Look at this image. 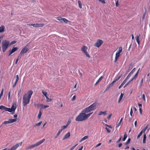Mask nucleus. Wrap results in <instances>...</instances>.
Returning a JSON list of instances; mask_svg holds the SVG:
<instances>
[{
	"label": "nucleus",
	"instance_id": "f257e3e1",
	"mask_svg": "<svg viewBox=\"0 0 150 150\" xmlns=\"http://www.w3.org/2000/svg\"><path fill=\"white\" fill-rule=\"evenodd\" d=\"M33 93L32 91L30 90L28 92L27 94H25L24 95L23 98L22 102L23 106L25 107L29 103Z\"/></svg>",
	"mask_w": 150,
	"mask_h": 150
},
{
	"label": "nucleus",
	"instance_id": "f03ea898",
	"mask_svg": "<svg viewBox=\"0 0 150 150\" xmlns=\"http://www.w3.org/2000/svg\"><path fill=\"white\" fill-rule=\"evenodd\" d=\"M92 112L87 114H86L82 110L79 115L76 117L75 120L77 122H82L87 120L88 117L92 114Z\"/></svg>",
	"mask_w": 150,
	"mask_h": 150
},
{
	"label": "nucleus",
	"instance_id": "7ed1b4c3",
	"mask_svg": "<svg viewBox=\"0 0 150 150\" xmlns=\"http://www.w3.org/2000/svg\"><path fill=\"white\" fill-rule=\"evenodd\" d=\"M2 47L3 52H4L8 47L10 46L9 41L6 40H4L2 42Z\"/></svg>",
	"mask_w": 150,
	"mask_h": 150
},
{
	"label": "nucleus",
	"instance_id": "20e7f679",
	"mask_svg": "<svg viewBox=\"0 0 150 150\" xmlns=\"http://www.w3.org/2000/svg\"><path fill=\"white\" fill-rule=\"evenodd\" d=\"M45 140V139H42L40 140V141L37 142L36 143L30 146H28V147L26 148V149H32L35 147L39 146L40 144H42L44 141Z\"/></svg>",
	"mask_w": 150,
	"mask_h": 150
},
{
	"label": "nucleus",
	"instance_id": "39448f33",
	"mask_svg": "<svg viewBox=\"0 0 150 150\" xmlns=\"http://www.w3.org/2000/svg\"><path fill=\"white\" fill-rule=\"evenodd\" d=\"M17 121V119H9L8 121H4L2 124L0 126L1 127L4 125H7L9 124H11L16 122Z\"/></svg>",
	"mask_w": 150,
	"mask_h": 150
},
{
	"label": "nucleus",
	"instance_id": "423d86ee",
	"mask_svg": "<svg viewBox=\"0 0 150 150\" xmlns=\"http://www.w3.org/2000/svg\"><path fill=\"white\" fill-rule=\"evenodd\" d=\"M87 47L86 46H84L81 48V50L85 54L86 57L89 58L90 57V56L87 51Z\"/></svg>",
	"mask_w": 150,
	"mask_h": 150
},
{
	"label": "nucleus",
	"instance_id": "0eeeda50",
	"mask_svg": "<svg viewBox=\"0 0 150 150\" xmlns=\"http://www.w3.org/2000/svg\"><path fill=\"white\" fill-rule=\"evenodd\" d=\"M28 44H27L26 46H25L21 50L20 52V56H21L23 54L26 53L29 50V49L27 47Z\"/></svg>",
	"mask_w": 150,
	"mask_h": 150
},
{
	"label": "nucleus",
	"instance_id": "6e6552de",
	"mask_svg": "<svg viewBox=\"0 0 150 150\" xmlns=\"http://www.w3.org/2000/svg\"><path fill=\"white\" fill-rule=\"evenodd\" d=\"M17 107V105L16 103H15L13 104L10 109V112L12 114H13L15 112V110Z\"/></svg>",
	"mask_w": 150,
	"mask_h": 150
},
{
	"label": "nucleus",
	"instance_id": "1a4fd4ad",
	"mask_svg": "<svg viewBox=\"0 0 150 150\" xmlns=\"http://www.w3.org/2000/svg\"><path fill=\"white\" fill-rule=\"evenodd\" d=\"M148 127L147 126H146L144 129H143L141 132L139 133L137 137V139H139L140 136L142 135L143 133L145 132Z\"/></svg>",
	"mask_w": 150,
	"mask_h": 150
},
{
	"label": "nucleus",
	"instance_id": "9d476101",
	"mask_svg": "<svg viewBox=\"0 0 150 150\" xmlns=\"http://www.w3.org/2000/svg\"><path fill=\"white\" fill-rule=\"evenodd\" d=\"M103 42L102 40H97L96 43L94 44V46L95 47H98L102 44Z\"/></svg>",
	"mask_w": 150,
	"mask_h": 150
},
{
	"label": "nucleus",
	"instance_id": "9b49d317",
	"mask_svg": "<svg viewBox=\"0 0 150 150\" xmlns=\"http://www.w3.org/2000/svg\"><path fill=\"white\" fill-rule=\"evenodd\" d=\"M0 109L2 110H4L5 111H8L10 112V109L9 108H7L3 105H1L0 106Z\"/></svg>",
	"mask_w": 150,
	"mask_h": 150
},
{
	"label": "nucleus",
	"instance_id": "f8f14e48",
	"mask_svg": "<svg viewBox=\"0 0 150 150\" xmlns=\"http://www.w3.org/2000/svg\"><path fill=\"white\" fill-rule=\"evenodd\" d=\"M96 105L97 103L95 102L89 106V107L92 111L93 110L96 109Z\"/></svg>",
	"mask_w": 150,
	"mask_h": 150
},
{
	"label": "nucleus",
	"instance_id": "ddd939ff",
	"mask_svg": "<svg viewBox=\"0 0 150 150\" xmlns=\"http://www.w3.org/2000/svg\"><path fill=\"white\" fill-rule=\"evenodd\" d=\"M44 25V24L42 23H36L33 24L32 26L34 27H42Z\"/></svg>",
	"mask_w": 150,
	"mask_h": 150
},
{
	"label": "nucleus",
	"instance_id": "4468645a",
	"mask_svg": "<svg viewBox=\"0 0 150 150\" xmlns=\"http://www.w3.org/2000/svg\"><path fill=\"white\" fill-rule=\"evenodd\" d=\"M82 110L83 111V112H84L86 113L92 111L89 106L86 108Z\"/></svg>",
	"mask_w": 150,
	"mask_h": 150
},
{
	"label": "nucleus",
	"instance_id": "2eb2a0df",
	"mask_svg": "<svg viewBox=\"0 0 150 150\" xmlns=\"http://www.w3.org/2000/svg\"><path fill=\"white\" fill-rule=\"evenodd\" d=\"M19 146V144H16L8 150H15Z\"/></svg>",
	"mask_w": 150,
	"mask_h": 150
},
{
	"label": "nucleus",
	"instance_id": "dca6fc26",
	"mask_svg": "<svg viewBox=\"0 0 150 150\" xmlns=\"http://www.w3.org/2000/svg\"><path fill=\"white\" fill-rule=\"evenodd\" d=\"M120 53H118L117 52H116V53L115 54V61H114L115 62H117V59H118L120 57Z\"/></svg>",
	"mask_w": 150,
	"mask_h": 150
},
{
	"label": "nucleus",
	"instance_id": "f3484780",
	"mask_svg": "<svg viewBox=\"0 0 150 150\" xmlns=\"http://www.w3.org/2000/svg\"><path fill=\"white\" fill-rule=\"evenodd\" d=\"M122 75H121L119 76L115 80L113 81L110 84V85L111 86H113V84L116 82V81H117L118 80L120 77L122 76Z\"/></svg>",
	"mask_w": 150,
	"mask_h": 150
},
{
	"label": "nucleus",
	"instance_id": "a211bd4d",
	"mask_svg": "<svg viewBox=\"0 0 150 150\" xmlns=\"http://www.w3.org/2000/svg\"><path fill=\"white\" fill-rule=\"evenodd\" d=\"M70 136V134L69 132H68L67 134H66L64 137L63 138V139L64 140L65 139H67L68 137H69Z\"/></svg>",
	"mask_w": 150,
	"mask_h": 150
},
{
	"label": "nucleus",
	"instance_id": "6ab92c4d",
	"mask_svg": "<svg viewBox=\"0 0 150 150\" xmlns=\"http://www.w3.org/2000/svg\"><path fill=\"white\" fill-rule=\"evenodd\" d=\"M5 27L3 25H2L0 27V33H3L5 31Z\"/></svg>",
	"mask_w": 150,
	"mask_h": 150
},
{
	"label": "nucleus",
	"instance_id": "aec40b11",
	"mask_svg": "<svg viewBox=\"0 0 150 150\" xmlns=\"http://www.w3.org/2000/svg\"><path fill=\"white\" fill-rule=\"evenodd\" d=\"M18 48L17 47H13L12 50H10L9 51L12 53H13L15 51L18 50Z\"/></svg>",
	"mask_w": 150,
	"mask_h": 150
},
{
	"label": "nucleus",
	"instance_id": "412c9836",
	"mask_svg": "<svg viewBox=\"0 0 150 150\" xmlns=\"http://www.w3.org/2000/svg\"><path fill=\"white\" fill-rule=\"evenodd\" d=\"M88 136H85L84 137H83L79 141V142H82L84 140L87 139L88 138Z\"/></svg>",
	"mask_w": 150,
	"mask_h": 150
},
{
	"label": "nucleus",
	"instance_id": "4be33fe9",
	"mask_svg": "<svg viewBox=\"0 0 150 150\" xmlns=\"http://www.w3.org/2000/svg\"><path fill=\"white\" fill-rule=\"evenodd\" d=\"M56 19L59 21L61 22L62 23L63 22L64 18L61 17H57L56 18Z\"/></svg>",
	"mask_w": 150,
	"mask_h": 150
},
{
	"label": "nucleus",
	"instance_id": "5701e85b",
	"mask_svg": "<svg viewBox=\"0 0 150 150\" xmlns=\"http://www.w3.org/2000/svg\"><path fill=\"white\" fill-rule=\"evenodd\" d=\"M140 35H137L136 38V41L139 45L140 44V40H139V37Z\"/></svg>",
	"mask_w": 150,
	"mask_h": 150
},
{
	"label": "nucleus",
	"instance_id": "b1692460",
	"mask_svg": "<svg viewBox=\"0 0 150 150\" xmlns=\"http://www.w3.org/2000/svg\"><path fill=\"white\" fill-rule=\"evenodd\" d=\"M124 96L123 94L121 93L120 96V98L118 100V103H119L122 100Z\"/></svg>",
	"mask_w": 150,
	"mask_h": 150
},
{
	"label": "nucleus",
	"instance_id": "393cba45",
	"mask_svg": "<svg viewBox=\"0 0 150 150\" xmlns=\"http://www.w3.org/2000/svg\"><path fill=\"white\" fill-rule=\"evenodd\" d=\"M40 107L42 109H45L49 107V105H44L43 104H41L40 105Z\"/></svg>",
	"mask_w": 150,
	"mask_h": 150
},
{
	"label": "nucleus",
	"instance_id": "a878e982",
	"mask_svg": "<svg viewBox=\"0 0 150 150\" xmlns=\"http://www.w3.org/2000/svg\"><path fill=\"white\" fill-rule=\"evenodd\" d=\"M146 135L144 134V135L143 136V143L144 144H145L146 143Z\"/></svg>",
	"mask_w": 150,
	"mask_h": 150
},
{
	"label": "nucleus",
	"instance_id": "bb28decb",
	"mask_svg": "<svg viewBox=\"0 0 150 150\" xmlns=\"http://www.w3.org/2000/svg\"><path fill=\"white\" fill-rule=\"evenodd\" d=\"M132 64H131L130 65H129L128 69L127 70V72H129L130 70L132 69Z\"/></svg>",
	"mask_w": 150,
	"mask_h": 150
},
{
	"label": "nucleus",
	"instance_id": "cd10ccee",
	"mask_svg": "<svg viewBox=\"0 0 150 150\" xmlns=\"http://www.w3.org/2000/svg\"><path fill=\"white\" fill-rule=\"evenodd\" d=\"M42 114V112L41 111V109L40 110L39 114L38 115V119H40V118L41 115Z\"/></svg>",
	"mask_w": 150,
	"mask_h": 150
},
{
	"label": "nucleus",
	"instance_id": "c85d7f7f",
	"mask_svg": "<svg viewBox=\"0 0 150 150\" xmlns=\"http://www.w3.org/2000/svg\"><path fill=\"white\" fill-rule=\"evenodd\" d=\"M42 123V121H40L39 123H36L34 125V127H35L36 126H40Z\"/></svg>",
	"mask_w": 150,
	"mask_h": 150
},
{
	"label": "nucleus",
	"instance_id": "c756f323",
	"mask_svg": "<svg viewBox=\"0 0 150 150\" xmlns=\"http://www.w3.org/2000/svg\"><path fill=\"white\" fill-rule=\"evenodd\" d=\"M102 78L103 76H101L99 78V79L97 80V81L95 84V86H96L97 84V83H98L99 82L102 80Z\"/></svg>",
	"mask_w": 150,
	"mask_h": 150
},
{
	"label": "nucleus",
	"instance_id": "7c9ffc66",
	"mask_svg": "<svg viewBox=\"0 0 150 150\" xmlns=\"http://www.w3.org/2000/svg\"><path fill=\"white\" fill-rule=\"evenodd\" d=\"M42 94L45 97H46L47 96V93L46 92H44L43 90H42Z\"/></svg>",
	"mask_w": 150,
	"mask_h": 150
},
{
	"label": "nucleus",
	"instance_id": "2f4dec72",
	"mask_svg": "<svg viewBox=\"0 0 150 150\" xmlns=\"http://www.w3.org/2000/svg\"><path fill=\"white\" fill-rule=\"evenodd\" d=\"M46 98L47 99L46 101L47 102H50L52 100V99L49 98L47 96L46 97Z\"/></svg>",
	"mask_w": 150,
	"mask_h": 150
},
{
	"label": "nucleus",
	"instance_id": "473e14b6",
	"mask_svg": "<svg viewBox=\"0 0 150 150\" xmlns=\"http://www.w3.org/2000/svg\"><path fill=\"white\" fill-rule=\"evenodd\" d=\"M127 137V134L126 133H125L124 134V137L122 139L123 141H124L126 139Z\"/></svg>",
	"mask_w": 150,
	"mask_h": 150
},
{
	"label": "nucleus",
	"instance_id": "72a5a7b5",
	"mask_svg": "<svg viewBox=\"0 0 150 150\" xmlns=\"http://www.w3.org/2000/svg\"><path fill=\"white\" fill-rule=\"evenodd\" d=\"M122 51V47H119L118 49V51L117 52L120 53Z\"/></svg>",
	"mask_w": 150,
	"mask_h": 150
},
{
	"label": "nucleus",
	"instance_id": "f704fd0d",
	"mask_svg": "<svg viewBox=\"0 0 150 150\" xmlns=\"http://www.w3.org/2000/svg\"><path fill=\"white\" fill-rule=\"evenodd\" d=\"M21 56L20 55L19 56L18 58L16 60V62H15V64H17L18 60L21 58Z\"/></svg>",
	"mask_w": 150,
	"mask_h": 150
},
{
	"label": "nucleus",
	"instance_id": "c9c22d12",
	"mask_svg": "<svg viewBox=\"0 0 150 150\" xmlns=\"http://www.w3.org/2000/svg\"><path fill=\"white\" fill-rule=\"evenodd\" d=\"M16 42H17L16 41H13L11 42L10 43L9 42V45H10V46H11V45H13V44H15Z\"/></svg>",
	"mask_w": 150,
	"mask_h": 150
},
{
	"label": "nucleus",
	"instance_id": "e433bc0d",
	"mask_svg": "<svg viewBox=\"0 0 150 150\" xmlns=\"http://www.w3.org/2000/svg\"><path fill=\"white\" fill-rule=\"evenodd\" d=\"M67 127V125H64L63 126H62L61 127V129H60L61 130H62V131L65 129V128H66Z\"/></svg>",
	"mask_w": 150,
	"mask_h": 150
},
{
	"label": "nucleus",
	"instance_id": "4c0bfd02",
	"mask_svg": "<svg viewBox=\"0 0 150 150\" xmlns=\"http://www.w3.org/2000/svg\"><path fill=\"white\" fill-rule=\"evenodd\" d=\"M79 7L80 8H82V5L81 3V2L80 1H78Z\"/></svg>",
	"mask_w": 150,
	"mask_h": 150
},
{
	"label": "nucleus",
	"instance_id": "58836bf2",
	"mask_svg": "<svg viewBox=\"0 0 150 150\" xmlns=\"http://www.w3.org/2000/svg\"><path fill=\"white\" fill-rule=\"evenodd\" d=\"M143 79H141V80L140 82V85H139V87H141L142 86V84L143 83Z\"/></svg>",
	"mask_w": 150,
	"mask_h": 150
},
{
	"label": "nucleus",
	"instance_id": "ea45409f",
	"mask_svg": "<svg viewBox=\"0 0 150 150\" xmlns=\"http://www.w3.org/2000/svg\"><path fill=\"white\" fill-rule=\"evenodd\" d=\"M127 80L128 79L126 78L123 82L122 83V85H124L125 84Z\"/></svg>",
	"mask_w": 150,
	"mask_h": 150
},
{
	"label": "nucleus",
	"instance_id": "a19ab883",
	"mask_svg": "<svg viewBox=\"0 0 150 150\" xmlns=\"http://www.w3.org/2000/svg\"><path fill=\"white\" fill-rule=\"evenodd\" d=\"M131 139L130 138H129L127 140V142L125 143L126 145H127L130 143Z\"/></svg>",
	"mask_w": 150,
	"mask_h": 150
},
{
	"label": "nucleus",
	"instance_id": "79ce46f5",
	"mask_svg": "<svg viewBox=\"0 0 150 150\" xmlns=\"http://www.w3.org/2000/svg\"><path fill=\"white\" fill-rule=\"evenodd\" d=\"M71 122V121L70 120H69L67 122L66 125L67 127L68 126V125L70 124Z\"/></svg>",
	"mask_w": 150,
	"mask_h": 150
},
{
	"label": "nucleus",
	"instance_id": "37998d69",
	"mask_svg": "<svg viewBox=\"0 0 150 150\" xmlns=\"http://www.w3.org/2000/svg\"><path fill=\"white\" fill-rule=\"evenodd\" d=\"M105 129L108 133H110L111 132V130H110L108 128L105 127Z\"/></svg>",
	"mask_w": 150,
	"mask_h": 150
},
{
	"label": "nucleus",
	"instance_id": "c03bdc74",
	"mask_svg": "<svg viewBox=\"0 0 150 150\" xmlns=\"http://www.w3.org/2000/svg\"><path fill=\"white\" fill-rule=\"evenodd\" d=\"M40 105H41V104H35V106L36 107H40Z\"/></svg>",
	"mask_w": 150,
	"mask_h": 150
},
{
	"label": "nucleus",
	"instance_id": "a18cd8bd",
	"mask_svg": "<svg viewBox=\"0 0 150 150\" xmlns=\"http://www.w3.org/2000/svg\"><path fill=\"white\" fill-rule=\"evenodd\" d=\"M138 72H137L135 75L133 77L134 79H136L138 75Z\"/></svg>",
	"mask_w": 150,
	"mask_h": 150
},
{
	"label": "nucleus",
	"instance_id": "49530a36",
	"mask_svg": "<svg viewBox=\"0 0 150 150\" xmlns=\"http://www.w3.org/2000/svg\"><path fill=\"white\" fill-rule=\"evenodd\" d=\"M63 22H64L65 23H67L68 22H69V21L66 19L65 18H64Z\"/></svg>",
	"mask_w": 150,
	"mask_h": 150
},
{
	"label": "nucleus",
	"instance_id": "de8ad7c7",
	"mask_svg": "<svg viewBox=\"0 0 150 150\" xmlns=\"http://www.w3.org/2000/svg\"><path fill=\"white\" fill-rule=\"evenodd\" d=\"M78 145V144H76V145L74 146H72L70 150H73L74 148L75 147Z\"/></svg>",
	"mask_w": 150,
	"mask_h": 150
},
{
	"label": "nucleus",
	"instance_id": "09e8293b",
	"mask_svg": "<svg viewBox=\"0 0 150 150\" xmlns=\"http://www.w3.org/2000/svg\"><path fill=\"white\" fill-rule=\"evenodd\" d=\"M133 112L132 109V108H131L130 110V115H131V116H132V114H133Z\"/></svg>",
	"mask_w": 150,
	"mask_h": 150
},
{
	"label": "nucleus",
	"instance_id": "8fccbe9b",
	"mask_svg": "<svg viewBox=\"0 0 150 150\" xmlns=\"http://www.w3.org/2000/svg\"><path fill=\"white\" fill-rule=\"evenodd\" d=\"M103 115V111H100L98 113V115Z\"/></svg>",
	"mask_w": 150,
	"mask_h": 150
},
{
	"label": "nucleus",
	"instance_id": "3c124183",
	"mask_svg": "<svg viewBox=\"0 0 150 150\" xmlns=\"http://www.w3.org/2000/svg\"><path fill=\"white\" fill-rule=\"evenodd\" d=\"M19 79V76L18 75H17L16 76V81H18Z\"/></svg>",
	"mask_w": 150,
	"mask_h": 150
},
{
	"label": "nucleus",
	"instance_id": "603ef678",
	"mask_svg": "<svg viewBox=\"0 0 150 150\" xmlns=\"http://www.w3.org/2000/svg\"><path fill=\"white\" fill-rule=\"evenodd\" d=\"M142 98L144 101H145V95L144 94L142 95Z\"/></svg>",
	"mask_w": 150,
	"mask_h": 150
},
{
	"label": "nucleus",
	"instance_id": "864d4df0",
	"mask_svg": "<svg viewBox=\"0 0 150 150\" xmlns=\"http://www.w3.org/2000/svg\"><path fill=\"white\" fill-rule=\"evenodd\" d=\"M62 130L60 129L59 131L57 134V136H59V135L62 132Z\"/></svg>",
	"mask_w": 150,
	"mask_h": 150
},
{
	"label": "nucleus",
	"instance_id": "5fc2aeb1",
	"mask_svg": "<svg viewBox=\"0 0 150 150\" xmlns=\"http://www.w3.org/2000/svg\"><path fill=\"white\" fill-rule=\"evenodd\" d=\"M121 123L120 122H119V123H118L117 125L116 126V128H117V127H118L120 126V125Z\"/></svg>",
	"mask_w": 150,
	"mask_h": 150
},
{
	"label": "nucleus",
	"instance_id": "6e6d98bb",
	"mask_svg": "<svg viewBox=\"0 0 150 150\" xmlns=\"http://www.w3.org/2000/svg\"><path fill=\"white\" fill-rule=\"evenodd\" d=\"M17 82L16 81H15L14 84L13 86V88H14V87H15L16 86V84H17Z\"/></svg>",
	"mask_w": 150,
	"mask_h": 150
},
{
	"label": "nucleus",
	"instance_id": "4d7b16f0",
	"mask_svg": "<svg viewBox=\"0 0 150 150\" xmlns=\"http://www.w3.org/2000/svg\"><path fill=\"white\" fill-rule=\"evenodd\" d=\"M131 75L129 74L128 75V76L126 77L127 79H129V78L130 77Z\"/></svg>",
	"mask_w": 150,
	"mask_h": 150
},
{
	"label": "nucleus",
	"instance_id": "13d9d810",
	"mask_svg": "<svg viewBox=\"0 0 150 150\" xmlns=\"http://www.w3.org/2000/svg\"><path fill=\"white\" fill-rule=\"evenodd\" d=\"M101 143H99V144H97L95 146V147H97L99 146H100V145H101Z\"/></svg>",
	"mask_w": 150,
	"mask_h": 150
},
{
	"label": "nucleus",
	"instance_id": "bf43d9fd",
	"mask_svg": "<svg viewBox=\"0 0 150 150\" xmlns=\"http://www.w3.org/2000/svg\"><path fill=\"white\" fill-rule=\"evenodd\" d=\"M112 115V114H110V115L108 117H107V119H110V118L111 117Z\"/></svg>",
	"mask_w": 150,
	"mask_h": 150
},
{
	"label": "nucleus",
	"instance_id": "052dcab7",
	"mask_svg": "<svg viewBox=\"0 0 150 150\" xmlns=\"http://www.w3.org/2000/svg\"><path fill=\"white\" fill-rule=\"evenodd\" d=\"M11 95V92H9L8 93V99H9L10 98V96Z\"/></svg>",
	"mask_w": 150,
	"mask_h": 150
},
{
	"label": "nucleus",
	"instance_id": "680f3d73",
	"mask_svg": "<svg viewBox=\"0 0 150 150\" xmlns=\"http://www.w3.org/2000/svg\"><path fill=\"white\" fill-rule=\"evenodd\" d=\"M136 70V68H134L132 70V71H131L133 73H134V72Z\"/></svg>",
	"mask_w": 150,
	"mask_h": 150
},
{
	"label": "nucleus",
	"instance_id": "e2e57ef3",
	"mask_svg": "<svg viewBox=\"0 0 150 150\" xmlns=\"http://www.w3.org/2000/svg\"><path fill=\"white\" fill-rule=\"evenodd\" d=\"M75 98H76L75 96H74L72 98V100L74 101V100H75Z\"/></svg>",
	"mask_w": 150,
	"mask_h": 150
},
{
	"label": "nucleus",
	"instance_id": "0e129e2a",
	"mask_svg": "<svg viewBox=\"0 0 150 150\" xmlns=\"http://www.w3.org/2000/svg\"><path fill=\"white\" fill-rule=\"evenodd\" d=\"M139 111L140 113L141 114H142V110L141 108H139Z\"/></svg>",
	"mask_w": 150,
	"mask_h": 150
},
{
	"label": "nucleus",
	"instance_id": "69168bd1",
	"mask_svg": "<svg viewBox=\"0 0 150 150\" xmlns=\"http://www.w3.org/2000/svg\"><path fill=\"white\" fill-rule=\"evenodd\" d=\"M13 117H14L15 118H16L17 119V118H16L17 117H18V115H17V114H15L14 115H13Z\"/></svg>",
	"mask_w": 150,
	"mask_h": 150
},
{
	"label": "nucleus",
	"instance_id": "338daca9",
	"mask_svg": "<svg viewBox=\"0 0 150 150\" xmlns=\"http://www.w3.org/2000/svg\"><path fill=\"white\" fill-rule=\"evenodd\" d=\"M137 121H136L134 122V125H135V127H137Z\"/></svg>",
	"mask_w": 150,
	"mask_h": 150
},
{
	"label": "nucleus",
	"instance_id": "774afa93",
	"mask_svg": "<svg viewBox=\"0 0 150 150\" xmlns=\"http://www.w3.org/2000/svg\"><path fill=\"white\" fill-rule=\"evenodd\" d=\"M122 143H120V144H119V145H118V147H121V146H122Z\"/></svg>",
	"mask_w": 150,
	"mask_h": 150
}]
</instances>
